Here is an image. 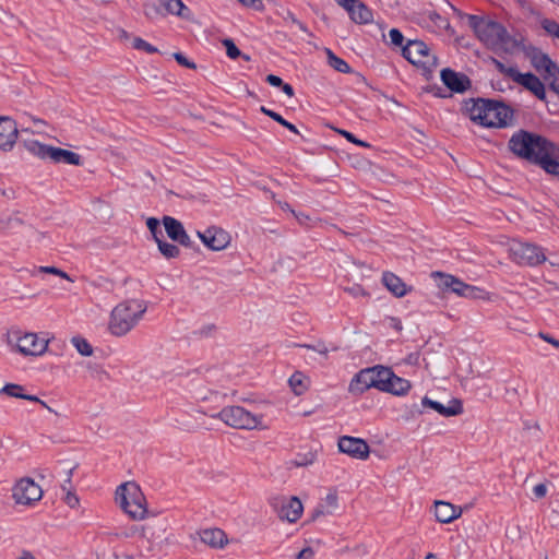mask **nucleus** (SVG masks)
<instances>
[{"instance_id": "nucleus-49", "label": "nucleus", "mask_w": 559, "mask_h": 559, "mask_svg": "<svg viewBox=\"0 0 559 559\" xmlns=\"http://www.w3.org/2000/svg\"><path fill=\"white\" fill-rule=\"evenodd\" d=\"M146 225H147V228L150 229V231L153 234L154 238H159L158 237V234H162L160 229H159V222L158 219L154 218V217H150L146 222Z\"/></svg>"}, {"instance_id": "nucleus-16", "label": "nucleus", "mask_w": 559, "mask_h": 559, "mask_svg": "<svg viewBox=\"0 0 559 559\" xmlns=\"http://www.w3.org/2000/svg\"><path fill=\"white\" fill-rule=\"evenodd\" d=\"M163 224L167 236L171 240L177 241L185 247H189L191 245L190 237L188 236L182 224L178 219L170 216H165L163 218Z\"/></svg>"}, {"instance_id": "nucleus-2", "label": "nucleus", "mask_w": 559, "mask_h": 559, "mask_svg": "<svg viewBox=\"0 0 559 559\" xmlns=\"http://www.w3.org/2000/svg\"><path fill=\"white\" fill-rule=\"evenodd\" d=\"M146 304L140 299H129L118 304L110 313L108 330L115 336L128 334L142 320Z\"/></svg>"}, {"instance_id": "nucleus-59", "label": "nucleus", "mask_w": 559, "mask_h": 559, "mask_svg": "<svg viewBox=\"0 0 559 559\" xmlns=\"http://www.w3.org/2000/svg\"><path fill=\"white\" fill-rule=\"evenodd\" d=\"M282 91L289 97L294 96V88L292 85L287 83H283V85L280 86Z\"/></svg>"}, {"instance_id": "nucleus-37", "label": "nucleus", "mask_w": 559, "mask_h": 559, "mask_svg": "<svg viewBox=\"0 0 559 559\" xmlns=\"http://www.w3.org/2000/svg\"><path fill=\"white\" fill-rule=\"evenodd\" d=\"M431 276L435 278L436 284L440 289L447 292L451 290L453 284L452 281H454L455 276L441 272H433Z\"/></svg>"}, {"instance_id": "nucleus-18", "label": "nucleus", "mask_w": 559, "mask_h": 559, "mask_svg": "<svg viewBox=\"0 0 559 559\" xmlns=\"http://www.w3.org/2000/svg\"><path fill=\"white\" fill-rule=\"evenodd\" d=\"M343 9L356 24H369L373 21L372 11L359 0H353L352 3L346 4Z\"/></svg>"}, {"instance_id": "nucleus-61", "label": "nucleus", "mask_w": 559, "mask_h": 559, "mask_svg": "<svg viewBox=\"0 0 559 559\" xmlns=\"http://www.w3.org/2000/svg\"><path fill=\"white\" fill-rule=\"evenodd\" d=\"M533 492H534V497L532 498V500L543 499L546 497V493H547V491H533Z\"/></svg>"}, {"instance_id": "nucleus-41", "label": "nucleus", "mask_w": 559, "mask_h": 559, "mask_svg": "<svg viewBox=\"0 0 559 559\" xmlns=\"http://www.w3.org/2000/svg\"><path fill=\"white\" fill-rule=\"evenodd\" d=\"M23 390V386L20 384L8 383L0 390V393L11 397L22 399Z\"/></svg>"}, {"instance_id": "nucleus-5", "label": "nucleus", "mask_w": 559, "mask_h": 559, "mask_svg": "<svg viewBox=\"0 0 559 559\" xmlns=\"http://www.w3.org/2000/svg\"><path fill=\"white\" fill-rule=\"evenodd\" d=\"M509 255L511 260L521 266H538L551 255H547L546 249L539 245L513 239L509 243ZM551 265H559L558 260H549Z\"/></svg>"}, {"instance_id": "nucleus-25", "label": "nucleus", "mask_w": 559, "mask_h": 559, "mask_svg": "<svg viewBox=\"0 0 559 559\" xmlns=\"http://www.w3.org/2000/svg\"><path fill=\"white\" fill-rule=\"evenodd\" d=\"M525 56L538 73H540L548 62L551 61V58L547 53L536 47H528L525 50Z\"/></svg>"}, {"instance_id": "nucleus-43", "label": "nucleus", "mask_w": 559, "mask_h": 559, "mask_svg": "<svg viewBox=\"0 0 559 559\" xmlns=\"http://www.w3.org/2000/svg\"><path fill=\"white\" fill-rule=\"evenodd\" d=\"M60 499L72 509L80 504V498L78 497L76 491H61Z\"/></svg>"}, {"instance_id": "nucleus-45", "label": "nucleus", "mask_w": 559, "mask_h": 559, "mask_svg": "<svg viewBox=\"0 0 559 559\" xmlns=\"http://www.w3.org/2000/svg\"><path fill=\"white\" fill-rule=\"evenodd\" d=\"M389 38L392 45L403 47L404 36L397 28H391L389 31Z\"/></svg>"}, {"instance_id": "nucleus-11", "label": "nucleus", "mask_w": 559, "mask_h": 559, "mask_svg": "<svg viewBox=\"0 0 559 559\" xmlns=\"http://www.w3.org/2000/svg\"><path fill=\"white\" fill-rule=\"evenodd\" d=\"M271 506L281 520H286L289 523H295L299 520L304 511V506L296 496L288 498L282 496L274 497L271 500Z\"/></svg>"}, {"instance_id": "nucleus-19", "label": "nucleus", "mask_w": 559, "mask_h": 559, "mask_svg": "<svg viewBox=\"0 0 559 559\" xmlns=\"http://www.w3.org/2000/svg\"><path fill=\"white\" fill-rule=\"evenodd\" d=\"M463 508L461 506H454L450 502L436 500L435 501V516L440 523H450L455 519L460 518Z\"/></svg>"}, {"instance_id": "nucleus-63", "label": "nucleus", "mask_w": 559, "mask_h": 559, "mask_svg": "<svg viewBox=\"0 0 559 559\" xmlns=\"http://www.w3.org/2000/svg\"><path fill=\"white\" fill-rule=\"evenodd\" d=\"M335 1H336V3H337L340 7H342V8H344L346 4H348V3H352V2H353V0H335Z\"/></svg>"}, {"instance_id": "nucleus-58", "label": "nucleus", "mask_w": 559, "mask_h": 559, "mask_svg": "<svg viewBox=\"0 0 559 559\" xmlns=\"http://www.w3.org/2000/svg\"><path fill=\"white\" fill-rule=\"evenodd\" d=\"M22 399L23 400H27V401H32V402L40 403L43 406L47 407L46 403L44 401H41L40 399H38L37 396H35V395L24 394L23 393Z\"/></svg>"}, {"instance_id": "nucleus-62", "label": "nucleus", "mask_w": 559, "mask_h": 559, "mask_svg": "<svg viewBox=\"0 0 559 559\" xmlns=\"http://www.w3.org/2000/svg\"><path fill=\"white\" fill-rule=\"evenodd\" d=\"M294 22L297 24V26L299 27L300 31H302L304 33L309 34L308 27L302 22H300L298 20H294Z\"/></svg>"}, {"instance_id": "nucleus-32", "label": "nucleus", "mask_w": 559, "mask_h": 559, "mask_svg": "<svg viewBox=\"0 0 559 559\" xmlns=\"http://www.w3.org/2000/svg\"><path fill=\"white\" fill-rule=\"evenodd\" d=\"M27 491H13L12 498L16 504L33 506L43 499L45 491H33L32 496L26 495Z\"/></svg>"}, {"instance_id": "nucleus-31", "label": "nucleus", "mask_w": 559, "mask_h": 559, "mask_svg": "<svg viewBox=\"0 0 559 559\" xmlns=\"http://www.w3.org/2000/svg\"><path fill=\"white\" fill-rule=\"evenodd\" d=\"M373 369V378H374V388L384 391L386 389V383L392 374V370L390 368L383 366H374Z\"/></svg>"}, {"instance_id": "nucleus-47", "label": "nucleus", "mask_w": 559, "mask_h": 559, "mask_svg": "<svg viewBox=\"0 0 559 559\" xmlns=\"http://www.w3.org/2000/svg\"><path fill=\"white\" fill-rule=\"evenodd\" d=\"M37 271L41 272V273H49V274L58 275L62 278L71 281L69 275L66 272H63L60 269H57L55 266H39Z\"/></svg>"}, {"instance_id": "nucleus-14", "label": "nucleus", "mask_w": 559, "mask_h": 559, "mask_svg": "<svg viewBox=\"0 0 559 559\" xmlns=\"http://www.w3.org/2000/svg\"><path fill=\"white\" fill-rule=\"evenodd\" d=\"M16 122L10 117H0V148L11 151L17 139Z\"/></svg>"}, {"instance_id": "nucleus-64", "label": "nucleus", "mask_w": 559, "mask_h": 559, "mask_svg": "<svg viewBox=\"0 0 559 559\" xmlns=\"http://www.w3.org/2000/svg\"><path fill=\"white\" fill-rule=\"evenodd\" d=\"M425 559H437V557L433 554H428Z\"/></svg>"}, {"instance_id": "nucleus-21", "label": "nucleus", "mask_w": 559, "mask_h": 559, "mask_svg": "<svg viewBox=\"0 0 559 559\" xmlns=\"http://www.w3.org/2000/svg\"><path fill=\"white\" fill-rule=\"evenodd\" d=\"M452 293L456 294L460 297L471 298V299H487L488 294L477 286H473L469 284H466L462 282L460 278L455 277L454 281H452Z\"/></svg>"}, {"instance_id": "nucleus-50", "label": "nucleus", "mask_w": 559, "mask_h": 559, "mask_svg": "<svg viewBox=\"0 0 559 559\" xmlns=\"http://www.w3.org/2000/svg\"><path fill=\"white\" fill-rule=\"evenodd\" d=\"M174 57L179 64H181L186 68H190V69L195 68V64L192 61H190L185 55H182L180 52H176V53H174Z\"/></svg>"}, {"instance_id": "nucleus-34", "label": "nucleus", "mask_w": 559, "mask_h": 559, "mask_svg": "<svg viewBox=\"0 0 559 559\" xmlns=\"http://www.w3.org/2000/svg\"><path fill=\"white\" fill-rule=\"evenodd\" d=\"M260 110L269 116L270 118H272L273 120H275L276 122H278L280 124H282L283 127H285L286 129H288L289 131L298 134V130L296 128L295 124L290 123L289 121H287L286 119H284L280 114L275 112L274 110L272 109H269L266 108L265 106H262L260 108Z\"/></svg>"}, {"instance_id": "nucleus-10", "label": "nucleus", "mask_w": 559, "mask_h": 559, "mask_svg": "<svg viewBox=\"0 0 559 559\" xmlns=\"http://www.w3.org/2000/svg\"><path fill=\"white\" fill-rule=\"evenodd\" d=\"M498 69L512 79L513 82L533 93L538 99L544 100L546 98L545 85L535 74L531 72L521 73L516 68L506 67L501 62H498Z\"/></svg>"}, {"instance_id": "nucleus-20", "label": "nucleus", "mask_w": 559, "mask_h": 559, "mask_svg": "<svg viewBox=\"0 0 559 559\" xmlns=\"http://www.w3.org/2000/svg\"><path fill=\"white\" fill-rule=\"evenodd\" d=\"M370 388H374L372 367L362 369L356 373L349 383L348 391L352 394H361Z\"/></svg>"}, {"instance_id": "nucleus-52", "label": "nucleus", "mask_w": 559, "mask_h": 559, "mask_svg": "<svg viewBox=\"0 0 559 559\" xmlns=\"http://www.w3.org/2000/svg\"><path fill=\"white\" fill-rule=\"evenodd\" d=\"M340 133L345 138L347 139L349 142L352 143H355L359 146H368V144L361 140H358L355 138V135L348 131H345V130H341Z\"/></svg>"}, {"instance_id": "nucleus-30", "label": "nucleus", "mask_w": 559, "mask_h": 559, "mask_svg": "<svg viewBox=\"0 0 559 559\" xmlns=\"http://www.w3.org/2000/svg\"><path fill=\"white\" fill-rule=\"evenodd\" d=\"M337 500H338V497L336 495V491H333V492L330 491L324 499V504L320 503L314 509V511L312 513V520H314L318 516L323 515L325 513L331 514L333 512V510L337 508Z\"/></svg>"}, {"instance_id": "nucleus-48", "label": "nucleus", "mask_w": 559, "mask_h": 559, "mask_svg": "<svg viewBox=\"0 0 559 559\" xmlns=\"http://www.w3.org/2000/svg\"><path fill=\"white\" fill-rule=\"evenodd\" d=\"M289 384L297 394H300L305 388L302 384L301 374L299 373L293 374L290 377Z\"/></svg>"}, {"instance_id": "nucleus-38", "label": "nucleus", "mask_w": 559, "mask_h": 559, "mask_svg": "<svg viewBox=\"0 0 559 559\" xmlns=\"http://www.w3.org/2000/svg\"><path fill=\"white\" fill-rule=\"evenodd\" d=\"M543 29L554 40L559 43V23L555 20L544 19L540 22Z\"/></svg>"}, {"instance_id": "nucleus-12", "label": "nucleus", "mask_w": 559, "mask_h": 559, "mask_svg": "<svg viewBox=\"0 0 559 559\" xmlns=\"http://www.w3.org/2000/svg\"><path fill=\"white\" fill-rule=\"evenodd\" d=\"M341 452L358 460H365L369 455V445L360 438L343 436L338 439Z\"/></svg>"}, {"instance_id": "nucleus-33", "label": "nucleus", "mask_w": 559, "mask_h": 559, "mask_svg": "<svg viewBox=\"0 0 559 559\" xmlns=\"http://www.w3.org/2000/svg\"><path fill=\"white\" fill-rule=\"evenodd\" d=\"M329 64L341 73H348L350 71L349 64L333 53L331 49H326Z\"/></svg>"}, {"instance_id": "nucleus-3", "label": "nucleus", "mask_w": 559, "mask_h": 559, "mask_svg": "<svg viewBox=\"0 0 559 559\" xmlns=\"http://www.w3.org/2000/svg\"><path fill=\"white\" fill-rule=\"evenodd\" d=\"M468 112L474 122L486 128L507 127L513 118V111L510 107L489 99L474 102L468 108Z\"/></svg>"}, {"instance_id": "nucleus-29", "label": "nucleus", "mask_w": 559, "mask_h": 559, "mask_svg": "<svg viewBox=\"0 0 559 559\" xmlns=\"http://www.w3.org/2000/svg\"><path fill=\"white\" fill-rule=\"evenodd\" d=\"M24 147L34 156L41 159H50L53 146L43 144L36 140L24 141Z\"/></svg>"}, {"instance_id": "nucleus-17", "label": "nucleus", "mask_w": 559, "mask_h": 559, "mask_svg": "<svg viewBox=\"0 0 559 559\" xmlns=\"http://www.w3.org/2000/svg\"><path fill=\"white\" fill-rule=\"evenodd\" d=\"M421 405L436 411L443 417H452L463 413L462 403L459 400H451L448 405L433 401L427 396L423 397Z\"/></svg>"}, {"instance_id": "nucleus-40", "label": "nucleus", "mask_w": 559, "mask_h": 559, "mask_svg": "<svg viewBox=\"0 0 559 559\" xmlns=\"http://www.w3.org/2000/svg\"><path fill=\"white\" fill-rule=\"evenodd\" d=\"M166 11L176 15H183L182 10L186 9L181 0H159Z\"/></svg>"}, {"instance_id": "nucleus-7", "label": "nucleus", "mask_w": 559, "mask_h": 559, "mask_svg": "<svg viewBox=\"0 0 559 559\" xmlns=\"http://www.w3.org/2000/svg\"><path fill=\"white\" fill-rule=\"evenodd\" d=\"M213 418H219L227 426L236 429H257L262 425V417L250 413L242 406H228L219 413L212 415Z\"/></svg>"}, {"instance_id": "nucleus-6", "label": "nucleus", "mask_w": 559, "mask_h": 559, "mask_svg": "<svg viewBox=\"0 0 559 559\" xmlns=\"http://www.w3.org/2000/svg\"><path fill=\"white\" fill-rule=\"evenodd\" d=\"M7 343L12 350L23 356H41L48 348L49 340L37 333L11 330L7 334Z\"/></svg>"}, {"instance_id": "nucleus-36", "label": "nucleus", "mask_w": 559, "mask_h": 559, "mask_svg": "<svg viewBox=\"0 0 559 559\" xmlns=\"http://www.w3.org/2000/svg\"><path fill=\"white\" fill-rule=\"evenodd\" d=\"M551 511L548 520L552 527L559 528V491H556L550 497Z\"/></svg>"}, {"instance_id": "nucleus-54", "label": "nucleus", "mask_w": 559, "mask_h": 559, "mask_svg": "<svg viewBox=\"0 0 559 559\" xmlns=\"http://www.w3.org/2000/svg\"><path fill=\"white\" fill-rule=\"evenodd\" d=\"M538 336L544 340L545 342L551 344L552 346H555L556 348H559V340H556L551 335L547 334V333H543L540 332L538 334Z\"/></svg>"}, {"instance_id": "nucleus-35", "label": "nucleus", "mask_w": 559, "mask_h": 559, "mask_svg": "<svg viewBox=\"0 0 559 559\" xmlns=\"http://www.w3.org/2000/svg\"><path fill=\"white\" fill-rule=\"evenodd\" d=\"M156 242H157L160 253L165 258L173 259V258H177L179 255L180 250L176 245L164 241L160 238H156Z\"/></svg>"}, {"instance_id": "nucleus-23", "label": "nucleus", "mask_w": 559, "mask_h": 559, "mask_svg": "<svg viewBox=\"0 0 559 559\" xmlns=\"http://www.w3.org/2000/svg\"><path fill=\"white\" fill-rule=\"evenodd\" d=\"M50 474L46 471L36 472L35 477H22L14 484L13 489H28L29 487H36L41 489L43 486H48L47 478Z\"/></svg>"}, {"instance_id": "nucleus-42", "label": "nucleus", "mask_w": 559, "mask_h": 559, "mask_svg": "<svg viewBox=\"0 0 559 559\" xmlns=\"http://www.w3.org/2000/svg\"><path fill=\"white\" fill-rule=\"evenodd\" d=\"M316 457L317 455L313 451H308L304 454H298L294 460V464L296 466H308L316 461Z\"/></svg>"}, {"instance_id": "nucleus-60", "label": "nucleus", "mask_w": 559, "mask_h": 559, "mask_svg": "<svg viewBox=\"0 0 559 559\" xmlns=\"http://www.w3.org/2000/svg\"><path fill=\"white\" fill-rule=\"evenodd\" d=\"M19 559H36L34 555L28 550H23Z\"/></svg>"}, {"instance_id": "nucleus-28", "label": "nucleus", "mask_w": 559, "mask_h": 559, "mask_svg": "<svg viewBox=\"0 0 559 559\" xmlns=\"http://www.w3.org/2000/svg\"><path fill=\"white\" fill-rule=\"evenodd\" d=\"M539 74L550 85L551 90L559 93V66L552 59Z\"/></svg>"}, {"instance_id": "nucleus-8", "label": "nucleus", "mask_w": 559, "mask_h": 559, "mask_svg": "<svg viewBox=\"0 0 559 559\" xmlns=\"http://www.w3.org/2000/svg\"><path fill=\"white\" fill-rule=\"evenodd\" d=\"M402 52L411 63L421 67L426 71H432L438 64L436 55L421 40H409L403 47Z\"/></svg>"}, {"instance_id": "nucleus-9", "label": "nucleus", "mask_w": 559, "mask_h": 559, "mask_svg": "<svg viewBox=\"0 0 559 559\" xmlns=\"http://www.w3.org/2000/svg\"><path fill=\"white\" fill-rule=\"evenodd\" d=\"M116 502L132 519L143 520L147 513V500L144 491H115Z\"/></svg>"}, {"instance_id": "nucleus-24", "label": "nucleus", "mask_w": 559, "mask_h": 559, "mask_svg": "<svg viewBox=\"0 0 559 559\" xmlns=\"http://www.w3.org/2000/svg\"><path fill=\"white\" fill-rule=\"evenodd\" d=\"M382 282L384 286L395 296L403 297L407 294L408 288L406 284L395 274L385 272L382 275Z\"/></svg>"}, {"instance_id": "nucleus-22", "label": "nucleus", "mask_w": 559, "mask_h": 559, "mask_svg": "<svg viewBox=\"0 0 559 559\" xmlns=\"http://www.w3.org/2000/svg\"><path fill=\"white\" fill-rule=\"evenodd\" d=\"M201 540L212 548H222L227 544V535L221 528H205L199 532Z\"/></svg>"}, {"instance_id": "nucleus-4", "label": "nucleus", "mask_w": 559, "mask_h": 559, "mask_svg": "<svg viewBox=\"0 0 559 559\" xmlns=\"http://www.w3.org/2000/svg\"><path fill=\"white\" fill-rule=\"evenodd\" d=\"M466 20L478 39L487 47L497 50L503 48L507 44L508 33L500 23L474 14L466 15Z\"/></svg>"}, {"instance_id": "nucleus-51", "label": "nucleus", "mask_w": 559, "mask_h": 559, "mask_svg": "<svg viewBox=\"0 0 559 559\" xmlns=\"http://www.w3.org/2000/svg\"><path fill=\"white\" fill-rule=\"evenodd\" d=\"M304 347H306L308 349H311V350H313V352H316V353H318V354H320V355H322L324 357H326L328 353H329L328 347L324 344H322V343H319L317 345H304Z\"/></svg>"}, {"instance_id": "nucleus-13", "label": "nucleus", "mask_w": 559, "mask_h": 559, "mask_svg": "<svg viewBox=\"0 0 559 559\" xmlns=\"http://www.w3.org/2000/svg\"><path fill=\"white\" fill-rule=\"evenodd\" d=\"M198 236L209 249L214 251L225 249L230 242L228 233L217 227H210L204 231H198Z\"/></svg>"}, {"instance_id": "nucleus-56", "label": "nucleus", "mask_w": 559, "mask_h": 559, "mask_svg": "<svg viewBox=\"0 0 559 559\" xmlns=\"http://www.w3.org/2000/svg\"><path fill=\"white\" fill-rule=\"evenodd\" d=\"M116 489H141V487L135 481H123Z\"/></svg>"}, {"instance_id": "nucleus-55", "label": "nucleus", "mask_w": 559, "mask_h": 559, "mask_svg": "<svg viewBox=\"0 0 559 559\" xmlns=\"http://www.w3.org/2000/svg\"><path fill=\"white\" fill-rule=\"evenodd\" d=\"M265 80L270 85L275 87H280L281 85H283V80L274 74H269Z\"/></svg>"}, {"instance_id": "nucleus-57", "label": "nucleus", "mask_w": 559, "mask_h": 559, "mask_svg": "<svg viewBox=\"0 0 559 559\" xmlns=\"http://www.w3.org/2000/svg\"><path fill=\"white\" fill-rule=\"evenodd\" d=\"M238 1L246 7H250V8H254V9L262 8V3L260 0H238Z\"/></svg>"}, {"instance_id": "nucleus-46", "label": "nucleus", "mask_w": 559, "mask_h": 559, "mask_svg": "<svg viewBox=\"0 0 559 559\" xmlns=\"http://www.w3.org/2000/svg\"><path fill=\"white\" fill-rule=\"evenodd\" d=\"M133 46H134V48L144 50L148 53H154L157 51V49L154 46H152L151 44H148L147 41H145L142 38H135L133 41Z\"/></svg>"}, {"instance_id": "nucleus-15", "label": "nucleus", "mask_w": 559, "mask_h": 559, "mask_svg": "<svg viewBox=\"0 0 559 559\" xmlns=\"http://www.w3.org/2000/svg\"><path fill=\"white\" fill-rule=\"evenodd\" d=\"M440 76L442 83L454 93H463L471 85V81L465 74L455 72L449 68L443 69Z\"/></svg>"}, {"instance_id": "nucleus-27", "label": "nucleus", "mask_w": 559, "mask_h": 559, "mask_svg": "<svg viewBox=\"0 0 559 559\" xmlns=\"http://www.w3.org/2000/svg\"><path fill=\"white\" fill-rule=\"evenodd\" d=\"M412 385L411 382L404 378L397 377L392 372L389 382L386 383V389H384L383 392H389L394 395H405L409 390Z\"/></svg>"}, {"instance_id": "nucleus-1", "label": "nucleus", "mask_w": 559, "mask_h": 559, "mask_svg": "<svg viewBox=\"0 0 559 559\" xmlns=\"http://www.w3.org/2000/svg\"><path fill=\"white\" fill-rule=\"evenodd\" d=\"M508 146L519 158L540 166L548 174L559 175V147L546 138L519 130L510 138Z\"/></svg>"}, {"instance_id": "nucleus-53", "label": "nucleus", "mask_w": 559, "mask_h": 559, "mask_svg": "<svg viewBox=\"0 0 559 559\" xmlns=\"http://www.w3.org/2000/svg\"><path fill=\"white\" fill-rule=\"evenodd\" d=\"M313 556V549L311 547H306L297 554L296 559H312Z\"/></svg>"}, {"instance_id": "nucleus-39", "label": "nucleus", "mask_w": 559, "mask_h": 559, "mask_svg": "<svg viewBox=\"0 0 559 559\" xmlns=\"http://www.w3.org/2000/svg\"><path fill=\"white\" fill-rule=\"evenodd\" d=\"M71 343L82 356H91L93 354V348L85 338L74 336Z\"/></svg>"}, {"instance_id": "nucleus-44", "label": "nucleus", "mask_w": 559, "mask_h": 559, "mask_svg": "<svg viewBox=\"0 0 559 559\" xmlns=\"http://www.w3.org/2000/svg\"><path fill=\"white\" fill-rule=\"evenodd\" d=\"M223 45L226 48V53L230 59H236L240 56L239 48L235 45V43L231 39H224Z\"/></svg>"}, {"instance_id": "nucleus-26", "label": "nucleus", "mask_w": 559, "mask_h": 559, "mask_svg": "<svg viewBox=\"0 0 559 559\" xmlns=\"http://www.w3.org/2000/svg\"><path fill=\"white\" fill-rule=\"evenodd\" d=\"M50 160L53 163H63L67 165H81V156L72 151L60 147H52Z\"/></svg>"}]
</instances>
